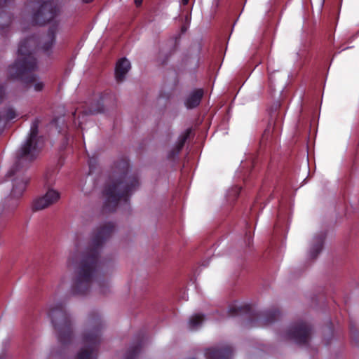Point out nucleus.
<instances>
[{"instance_id": "1", "label": "nucleus", "mask_w": 359, "mask_h": 359, "mask_svg": "<svg viewBox=\"0 0 359 359\" xmlns=\"http://www.w3.org/2000/svg\"><path fill=\"white\" fill-rule=\"evenodd\" d=\"M41 123L36 118L32 123L30 131L25 144L21 148L18 159L7 172L6 177L12 179L13 188L9 197L2 202L4 212H13L18 205V199L24 193L29 178L25 175V170L33 161L40 151L41 139L39 136V126Z\"/></svg>"}, {"instance_id": "2", "label": "nucleus", "mask_w": 359, "mask_h": 359, "mask_svg": "<svg viewBox=\"0 0 359 359\" xmlns=\"http://www.w3.org/2000/svg\"><path fill=\"white\" fill-rule=\"evenodd\" d=\"M59 28V22H54L40 40L37 36L33 35L21 41L18 50V58L8 69L9 78L20 80L27 85L34 83L36 76L34 72L37 68L35 50L39 46L46 53L50 50Z\"/></svg>"}, {"instance_id": "3", "label": "nucleus", "mask_w": 359, "mask_h": 359, "mask_svg": "<svg viewBox=\"0 0 359 359\" xmlns=\"http://www.w3.org/2000/svg\"><path fill=\"white\" fill-rule=\"evenodd\" d=\"M101 248H76L69 258L75 268L72 285L74 294L87 293L94 278L100 274L105 264L100 256Z\"/></svg>"}, {"instance_id": "4", "label": "nucleus", "mask_w": 359, "mask_h": 359, "mask_svg": "<svg viewBox=\"0 0 359 359\" xmlns=\"http://www.w3.org/2000/svg\"><path fill=\"white\" fill-rule=\"evenodd\" d=\"M128 170L129 162L126 159H121L114 163L113 175L103 191L106 198L103 205L104 212H114L121 201L129 205L130 196L137 189L140 183L137 175H129Z\"/></svg>"}, {"instance_id": "5", "label": "nucleus", "mask_w": 359, "mask_h": 359, "mask_svg": "<svg viewBox=\"0 0 359 359\" xmlns=\"http://www.w3.org/2000/svg\"><path fill=\"white\" fill-rule=\"evenodd\" d=\"M104 324L97 311L91 312L88 317L82 337L83 347L77 353L76 359H96L101 342Z\"/></svg>"}, {"instance_id": "6", "label": "nucleus", "mask_w": 359, "mask_h": 359, "mask_svg": "<svg viewBox=\"0 0 359 359\" xmlns=\"http://www.w3.org/2000/svg\"><path fill=\"white\" fill-rule=\"evenodd\" d=\"M48 316L57 332L59 342L64 346L70 344L73 337L72 326L65 305L59 303L51 307Z\"/></svg>"}, {"instance_id": "7", "label": "nucleus", "mask_w": 359, "mask_h": 359, "mask_svg": "<svg viewBox=\"0 0 359 359\" xmlns=\"http://www.w3.org/2000/svg\"><path fill=\"white\" fill-rule=\"evenodd\" d=\"M228 313L230 316H236L242 314L247 315L251 326L266 325L273 323L280 315V312L278 309L255 312L249 304L231 306Z\"/></svg>"}, {"instance_id": "8", "label": "nucleus", "mask_w": 359, "mask_h": 359, "mask_svg": "<svg viewBox=\"0 0 359 359\" xmlns=\"http://www.w3.org/2000/svg\"><path fill=\"white\" fill-rule=\"evenodd\" d=\"M37 6L33 8L32 23L34 25L43 26L52 21L57 15L59 8L53 0H36Z\"/></svg>"}, {"instance_id": "9", "label": "nucleus", "mask_w": 359, "mask_h": 359, "mask_svg": "<svg viewBox=\"0 0 359 359\" xmlns=\"http://www.w3.org/2000/svg\"><path fill=\"white\" fill-rule=\"evenodd\" d=\"M285 112L281 109L280 102H275L269 111V123L262 134L260 144L264 145L273 135H278L283 125Z\"/></svg>"}, {"instance_id": "10", "label": "nucleus", "mask_w": 359, "mask_h": 359, "mask_svg": "<svg viewBox=\"0 0 359 359\" xmlns=\"http://www.w3.org/2000/svg\"><path fill=\"white\" fill-rule=\"evenodd\" d=\"M311 334V325L304 321H299L290 326L285 333V337L299 345H306L309 343Z\"/></svg>"}, {"instance_id": "11", "label": "nucleus", "mask_w": 359, "mask_h": 359, "mask_svg": "<svg viewBox=\"0 0 359 359\" xmlns=\"http://www.w3.org/2000/svg\"><path fill=\"white\" fill-rule=\"evenodd\" d=\"M116 230V224L112 222H104L97 226L91 233V247H102L111 237Z\"/></svg>"}, {"instance_id": "12", "label": "nucleus", "mask_w": 359, "mask_h": 359, "mask_svg": "<svg viewBox=\"0 0 359 359\" xmlns=\"http://www.w3.org/2000/svg\"><path fill=\"white\" fill-rule=\"evenodd\" d=\"M60 198L58 191L54 189H48L46 194L41 197L36 198L32 203L33 211H39L45 209L50 205L55 203Z\"/></svg>"}, {"instance_id": "13", "label": "nucleus", "mask_w": 359, "mask_h": 359, "mask_svg": "<svg viewBox=\"0 0 359 359\" xmlns=\"http://www.w3.org/2000/svg\"><path fill=\"white\" fill-rule=\"evenodd\" d=\"M233 349L230 345L207 348L205 355L207 359H231Z\"/></svg>"}, {"instance_id": "14", "label": "nucleus", "mask_w": 359, "mask_h": 359, "mask_svg": "<svg viewBox=\"0 0 359 359\" xmlns=\"http://www.w3.org/2000/svg\"><path fill=\"white\" fill-rule=\"evenodd\" d=\"M112 95L110 93L104 92L97 96L96 101L90 104L89 109L90 114H96L104 111V106L109 104L112 99Z\"/></svg>"}, {"instance_id": "15", "label": "nucleus", "mask_w": 359, "mask_h": 359, "mask_svg": "<svg viewBox=\"0 0 359 359\" xmlns=\"http://www.w3.org/2000/svg\"><path fill=\"white\" fill-rule=\"evenodd\" d=\"M191 128H187L182 134L179 136L176 145L168 152L167 158L170 161H175L179 154L183 149L187 140L190 136Z\"/></svg>"}, {"instance_id": "16", "label": "nucleus", "mask_w": 359, "mask_h": 359, "mask_svg": "<svg viewBox=\"0 0 359 359\" xmlns=\"http://www.w3.org/2000/svg\"><path fill=\"white\" fill-rule=\"evenodd\" d=\"M144 339L142 334H138L135 341L127 350L123 359H136L144 344Z\"/></svg>"}, {"instance_id": "17", "label": "nucleus", "mask_w": 359, "mask_h": 359, "mask_svg": "<svg viewBox=\"0 0 359 359\" xmlns=\"http://www.w3.org/2000/svg\"><path fill=\"white\" fill-rule=\"evenodd\" d=\"M203 95L204 91L202 88H197L191 92L184 101L186 107L189 109L197 107L200 104Z\"/></svg>"}, {"instance_id": "18", "label": "nucleus", "mask_w": 359, "mask_h": 359, "mask_svg": "<svg viewBox=\"0 0 359 359\" xmlns=\"http://www.w3.org/2000/svg\"><path fill=\"white\" fill-rule=\"evenodd\" d=\"M130 69V62L128 60L123 57L120 59L116 65L115 68V76L118 82L123 81L126 74Z\"/></svg>"}, {"instance_id": "19", "label": "nucleus", "mask_w": 359, "mask_h": 359, "mask_svg": "<svg viewBox=\"0 0 359 359\" xmlns=\"http://www.w3.org/2000/svg\"><path fill=\"white\" fill-rule=\"evenodd\" d=\"M11 23V15L7 11L2 10L0 11V32L3 34L5 29L8 28Z\"/></svg>"}, {"instance_id": "20", "label": "nucleus", "mask_w": 359, "mask_h": 359, "mask_svg": "<svg viewBox=\"0 0 359 359\" xmlns=\"http://www.w3.org/2000/svg\"><path fill=\"white\" fill-rule=\"evenodd\" d=\"M205 320V316L203 314H195L191 317L189 326L191 330L197 329Z\"/></svg>"}, {"instance_id": "21", "label": "nucleus", "mask_w": 359, "mask_h": 359, "mask_svg": "<svg viewBox=\"0 0 359 359\" xmlns=\"http://www.w3.org/2000/svg\"><path fill=\"white\" fill-rule=\"evenodd\" d=\"M51 125L55 126V128L57 130L59 133H63L67 128L66 124L65 123V117L60 116L56 118H54L51 123Z\"/></svg>"}, {"instance_id": "22", "label": "nucleus", "mask_w": 359, "mask_h": 359, "mask_svg": "<svg viewBox=\"0 0 359 359\" xmlns=\"http://www.w3.org/2000/svg\"><path fill=\"white\" fill-rule=\"evenodd\" d=\"M316 243L313 247H323L325 245V233L320 232L316 235L314 238Z\"/></svg>"}, {"instance_id": "23", "label": "nucleus", "mask_w": 359, "mask_h": 359, "mask_svg": "<svg viewBox=\"0 0 359 359\" xmlns=\"http://www.w3.org/2000/svg\"><path fill=\"white\" fill-rule=\"evenodd\" d=\"M349 330L351 337L356 340L358 335V331L356 326L352 322L349 324Z\"/></svg>"}, {"instance_id": "24", "label": "nucleus", "mask_w": 359, "mask_h": 359, "mask_svg": "<svg viewBox=\"0 0 359 359\" xmlns=\"http://www.w3.org/2000/svg\"><path fill=\"white\" fill-rule=\"evenodd\" d=\"M6 118L8 120V121H11L14 118H16V113L15 111V110L12 108H9L6 112Z\"/></svg>"}, {"instance_id": "25", "label": "nucleus", "mask_w": 359, "mask_h": 359, "mask_svg": "<svg viewBox=\"0 0 359 359\" xmlns=\"http://www.w3.org/2000/svg\"><path fill=\"white\" fill-rule=\"evenodd\" d=\"M98 285L100 286V292L106 294L109 288L108 283H104L102 280H98Z\"/></svg>"}, {"instance_id": "26", "label": "nucleus", "mask_w": 359, "mask_h": 359, "mask_svg": "<svg viewBox=\"0 0 359 359\" xmlns=\"http://www.w3.org/2000/svg\"><path fill=\"white\" fill-rule=\"evenodd\" d=\"M322 249L323 248H311V250L309 252L311 258L312 259H315L320 253Z\"/></svg>"}, {"instance_id": "27", "label": "nucleus", "mask_w": 359, "mask_h": 359, "mask_svg": "<svg viewBox=\"0 0 359 359\" xmlns=\"http://www.w3.org/2000/svg\"><path fill=\"white\" fill-rule=\"evenodd\" d=\"M43 86H44V85L42 82H36L34 86V90L39 92L43 90Z\"/></svg>"}, {"instance_id": "28", "label": "nucleus", "mask_w": 359, "mask_h": 359, "mask_svg": "<svg viewBox=\"0 0 359 359\" xmlns=\"http://www.w3.org/2000/svg\"><path fill=\"white\" fill-rule=\"evenodd\" d=\"M12 0H0V7L8 6Z\"/></svg>"}, {"instance_id": "29", "label": "nucleus", "mask_w": 359, "mask_h": 359, "mask_svg": "<svg viewBox=\"0 0 359 359\" xmlns=\"http://www.w3.org/2000/svg\"><path fill=\"white\" fill-rule=\"evenodd\" d=\"M251 240H252L251 235L246 234V242H247V245L248 247H250V245H251Z\"/></svg>"}, {"instance_id": "30", "label": "nucleus", "mask_w": 359, "mask_h": 359, "mask_svg": "<svg viewBox=\"0 0 359 359\" xmlns=\"http://www.w3.org/2000/svg\"><path fill=\"white\" fill-rule=\"evenodd\" d=\"M269 81L271 84L273 83V74L269 72Z\"/></svg>"}, {"instance_id": "31", "label": "nucleus", "mask_w": 359, "mask_h": 359, "mask_svg": "<svg viewBox=\"0 0 359 359\" xmlns=\"http://www.w3.org/2000/svg\"><path fill=\"white\" fill-rule=\"evenodd\" d=\"M137 6H141L142 0H134Z\"/></svg>"}, {"instance_id": "32", "label": "nucleus", "mask_w": 359, "mask_h": 359, "mask_svg": "<svg viewBox=\"0 0 359 359\" xmlns=\"http://www.w3.org/2000/svg\"><path fill=\"white\" fill-rule=\"evenodd\" d=\"M279 224L277 223L275 225V233H278V232L279 231Z\"/></svg>"}, {"instance_id": "33", "label": "nucleus", "mask_w": 359, "mask_h": 359, "mask_svg": "<svg viewBox=\"0 0 359 359\" xmlns=\"http://www.w3.org/2000/svg\"><path fill=\"white\" fill-rule=\"evenodd\" d=\"M189 0H182V3L183 4V5H187L188 4Z\"/></svg>"}, {"instance_id": "34", "label": "nucleus", "mask_w": 359, "mask_h": 359, "mask_svg": "<svg viewBox=\"0 0 359 359\" xmlns=\"http://www.w3.org/2000/svg\"><path fill=\"white\" fill-rule=\"evenodd\" d=\"M89 168H90V172H92V160L90 161L89 162Z\"/></svg>"}, {"instance_id": "35", "label": "nucleus", "mask_w": 359, "mask_h": 359, "mask_svg": "<svg viewBox=\"0 0 359 359\" xmlns=\"http://www.w3.org/2000/svg\"><path fill=\"white\" fill-rule=\"evenodd\" d=\"M93 1V0H83V2L86 4H89L91 3Z\"/></svg>"}, {"instance_id": "36", "label": "nucleus", "mask_w": 359, "mask_h": 359, "mask_svg": "<svg viewBox=\"0 0 359 359\" xmlns=\"http://www.w3.org/2000/svg\"><path fill=\"white\" fill-rule=\"evenodd\" d=\"M284 238H285V237L281 238V241H280V245H283V244H284V243H283V239H284Z\"/></svg>"}, {"instance_id": "37", "label": "nucleus", "mask_w": 359, "mask_h": 359, "mask_svg": "<svg viewBox=\"0 0 359 359\" xmlns=\"http://www.w3.org/2000/svg\"><path fill=\"white\" fill-rule=\"evenodd\" d=\"M72 115L74 116V117H75V116H76V111H75V112H74Z\"/></svg>"}, {"instance_id": "38", "label": "nucleus", "mask_w": 359, "mask_h": 359, "mask_svg": "<svg viewBox=\"0 0 359 359\" xmlns=\"http://www.w3.org/2000/svg\"><path fill=\"white\" fill-rule=\"evenodd\" d=\"M165 62H166L165 60H163V61L162 62V64H165Z\"/></svg>"}, {"instance_id": "39", "label": "nucleus", "mask_w": 359, "mask_h": 359, "mask_svg": "<svg viewBox=\"0 0 359 359\" xmlns=\"http://www.w3.org/2000/svg\"><path fill=\"white\" fill-rule=\"evenodd\" d=\"M0 359H4V357H2V356H0Z\"/></svg>"}]
</instances>
